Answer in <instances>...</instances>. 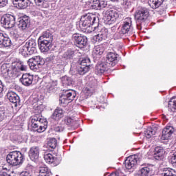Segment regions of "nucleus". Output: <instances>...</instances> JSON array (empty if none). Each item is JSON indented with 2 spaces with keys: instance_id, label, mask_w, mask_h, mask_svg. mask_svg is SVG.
Listing matches in <instances>:
<instances>
[{
  "instance_id": "1",
  "label": "nucleus",
  "mask_w": 176,
  "mask_h": 176,
  "mask_svg": "<svg viewBox=\"0 0 176 176\" xmlns=\"http://www.w3.org/2000/svg\"><path fill=\"white\" fill-rule=\"evenodd\" d=\"M31 126L37 133H43L47 129V121L42 118L41 114H36L30 118Z\"/></svg>"
},
{
  "instance_id": "2",
  "label": "nucleus",
  "mask_w": 176,
  "mask_h": 176,
  "mask_svg": "<svg viewBox=\"0 0 176 176\" xmlns=\"http://www.w3.org/2000/svg\"><path fill=\"white\" fill-rule=\"evenodd\" d=\"M6 160L8 164L11 166H19V164H23L24 155L20 151H12L7 155Z\"/></svg>"
},
{
  "instance_id": "3",
  "label": "nucleus",
  "mask_w": 176,
  "mask_h": 176,
  "mask_svg": "<svg viewBox=\"0 0 176 176\" xmlns=\"http://www.w3.org/2000/svg\"><path fill=\"white\" fill-rule=\"evenodd\" d=\"M97 19H98V17L93 14H87L81 17L80 27L82 30H87V28H90L91 25H94V24L98 23L97 22Z\"/></svg>"
},
{
  "instance_id": "4",
  "label": "nucleus",
  "mask_w": 176,
  "mask_h": 176,
  "mask_svg": "<svg viewBox=\"0 0 176 176\" xmlns=\"http://www.w3.org/2000/svg\"><path fill=\"white\" fill-rule=\"evenodd\" d=\"M1 75L6 78H17L20 72L14 67V65L11 67L8 68L6 65H3L1 67Z\"/></svg>"
},
{
  "instance_id": "5",
  "label": "nucleus",
  "mask_w": 176,
  "mask_h": 176,
  "mask_svg": "<svg viewBox=\"0 0 176 176\" xmlns=\"http://www.w3.org/2000/svg\"><path fill=\"white\" fill-rule=\"evenodd\" d=\"M28 63L30 69L38 71V69L41 68L45 64V60L41 56H36L30 58Z\"/></svg>"
},
{
  "instance_id": "6",
  "label": "nucleus",
  "mask_w": 176,
  "mask_h": 176,
  "mask_svg": "<svg viewBox=\"0 0 176 176\" xmlns=\"http://www.w3.org/2000/svg\"><path fill=\"white\" fill-rule=\"evenodd\" d=\"M72 41L74 42L77 47L83 49L87 45V37L79 33H75L72 35Z\"/></svg>"
},
{
  "instance_id": "7",
  "label": "nucleus",
  "mask_w": 176,
  "mask_h": 176,
  "mask_svg": "<svg viewBox=\"0 0 176 176\" xmlns=\"http://www.w3.org/2000/svg\"><path fill=\"white\" fill-rule=\"evenodd\" d=\"M1 23L4 28H13L16 24V17L10 14H5L1 19Z\"/></svg>"
},
{
  "instance_id": "8",
  "label": "nucleus",
  "mask_w": 176,
  "mask_h": 176,
  "mask_svg": "<svg viewBox=\"0 0 176 176\" xmlns=\"http://www.w3.org/2000/svg\"><path fill=\"white\" fill-rule=\"evenodd\" d=\"M76 97V92L72 89H67L63 92L60 97L59 101L61 104H67V101H74Z\"/></svg>"
},
{
  "instance_id": "9",
  "label": "nucleus",
  "mask_w": 176,
  "mask_h": 176,
  "mask_svg": "<svg viewBox=\"0 0 176 176\" xmlns=\"http://www.w3.org/2000/svg\"><path fill=\"white\" fill-rule=\"evenodd\" d=\"M149 17V10L146 8H142L135 14V19L138 23H144Z\"/></svg>"
},
{
  "instance_id": "10",
  "label": "nucleus",
  "mask_w": 176,
  "mask_h": 176,
  "mask_svg": "<svg viewBox=\"0 0 176 176\" xmlns=\"http://www.w3.org/2000/svg\"><path fill=\"white\" fill-rule=\"evenodd\" d=\"M104 19V21L109 24H112V23H115V21L119 19V12L115 9L109 10L105 12Z\"/></svg>"
},
{
  "instance_id": "11",
  "label": "nucleus",
  "mask_w": 176,
  "mask_h": 176,
  "mask_svg": "<svg viewBox=\"0 0 176 176\" xmlns=\"http://www.w3.org/2000/svg\"><path fill=\"white\" fill-rule=\"evenodd\" d=\"M90 69V58H84L78 67V72L80 75H85Z\"/></svg>"
},
{
  "instance_id": "12",
  "label": "nucleus",
  "mask_w": 176,
  "mask_h": 176,
  "mask_svg": "<svg viewBox=\"0 0 176 176\" xmlns=\"http://www.w3.org/2000/svg\"><path fill=\"white\" fill-rule=\"evenodd\" d=\"M138 162V155H133L127 157L124 161V166L127 170H134Z\"/></svg>"
},
{
  "instance_id": "13",
  "label": "nucleus",
  "mask_w": 176,
  "mask_h": 176,
  "mask_svg": "<svg viewBox=\"0 0 176 176\" xmlns=\"http://www.w3.org/2000/svg\"><path fill=\"white\" fill-rule=\"evenodd\" d=\"M108 38V29L102 28L97 35H95L92 38L94 43H97L105 41Z\"/></svg>"
},
{
  "instance_id": "14",
  "label": "nucleus",
  "mask_w": 176,
  "mask_h": 176,
  "mask_svg": "<svg viewBox=\"0 0 176 176\" xmlns=\"http://www.w3.org/2000/svg\"><path fill=\"white\" fill-rule=\"evenodd\" d=\"M131 30H133V21L131 18H126L122 24L121 33L129 34Z\"/></svg>"
},
{
  "instance_id": "15",
  "label": "nucleus",
  "mask_w": 176,
  "mask_h": 176,
  "mask_svg": "<svg viewBox=\"0 0 176 176\" xmlns=\"http://www.w3.org/2000/svg\"><path fill=\"white\" fill-rule=\"evenodd\" d=\"M111 67L109 64H107L105 61L104 62H99L96 64L95 67V74L96 75H102L104 72L108 71V68Z\"/></svg>"
},
{
  "instance_id": "16",
  "label": "nucleus",
  "mask_w": 176,
  "mask_h": 176,
  "mask_svg": "<svg viewBox=\"0 0 176 176\" xmlns=\"http://www.w3.org/2000/svg\"><path fill=\"white\" fill-rule=\"evenodd\" d=\"M175 131V129L174 126L171 125H167L163 130H162V140H170L173 134H174Z\"/></svg>"
},
{
  "instance_id": "17",
  "label": "nucleus",
  "mask_w": 176,
  "mask_h": 176,
  "mask_svg": "<svg viewBox=\"0 0 176 176\" xmlns=\"http://www.w3.org/2000/svg\"><path fill=\"white\" fill-rule=\"evenodd\" d=\"M44 160L46 163L54 164V166H58L61 163V160L57 157V155H53L52 153H46L44 155Z\"/></svg>"
},
{
  "instance_id": "18",
  "label": "nucleus",
  "mask_w": 176,
  "mask_h": 176,
  "mask_svg": "<svg viewBox=\"0 0 176 176\" xmlns=\"http://www.w3.org/2000/svg\"><path fill=\"white\" fill-rule=\"evenodd\" d=\"M7 98L9 100L10 102L14 104V107H17L20 106V97L13 91H8L7 93Z\"/></svg>"
},
{
  "instance_id": "19",
  "label": "nucleus",
  "mask_w": 176,
  "mask_h": 176,
  "mask_svg": "<svg viewBox=\"0 0 176 176\" xmlns=\"http://www.w3.org/2000/svg\"><path fill=\"white\" fill-rule=\"evenodd\" d=\"M118 54L115 52H109L104 62L109 64V67H115L118 64Z\"/></svg>"
},
{
  "instance_id": "20",
  "label": "nucleus",
  "mask_w": 176,
  "mask_h": 176,
  "mask_svg": "<svg viewBox=\"0 0 176 176\" xmlns=\"http://www.w3.org/2000/svg\"><path fill=\"white\" fill-rule=\"evenodd\" d=\"M30 17L27 15L23 16V17L20 18L19 23H18V28L19 30L24 31L30 27Z\"/></svg>"
},
{
  "instance_id": "21",
  "label": "nucleus",
  "mask_w": 176,
  "mask_h": 176,
  "mask_svg": "<svg viewBox=\"0 0 176 176\" xmlns=\"http://www.w3.org/2000/svg\"><path fill=\"white\" fill-rule=\"evenodd\" d=\"M104 52H105V45H99L96 46L92 54L94 60H98V58H100V56H102L104 54Z\"/></svg>"
},
{
  "instance_id": "22",
  "label": "nucleus",
  "mask_w": 176,
  "mask_h": 176,
  "mask_svg": "<svg viewBox=\"0 0 176 176\" xmlns=\"http://www.w3.org/2000/svg\"><path fill=\"white\" fill-rule=\"evenodd\" d=\"M29 157L32 162H36L39 159V147L34 146L30 148Z\"/></svg>"
},
{
  "instance_id": "23",
  "label": "nucleus",
  "mask_w": 176,
  "mask_h": 176,
  "mask_svg": "<svg viewBox=\"0 0 176 176\" xmlns=\"http://www.w3.org/2000/svg\"><path fill=\"white\" fill-rule=\"evenodd\" d=\"M38 45L42 53H47L52 49L53 43L38 40Z\"/></svg>"
},
{
  "instance_id": "24",
  "label": "nucleus",
  "mask_w": 176,
  "mask_h": 176,
  "mask_svg": "<svg viewBox=\"0 0 176 176\" xmlns=\"http://www.w3.org/2000/svg\"><path fill=\"white\" fill-rule=\"evenodd\" d=\"M20 80L23 86H30V85H32V82H34V76L25 74H23Z\"/></svg>"
},
{
  "instance_id": "25",
  "label": "nucleus",
  "mask_w": 176,
  "mask_h": 176,
  "mask_svg": "<svg viewBox=\"0 0 176 176\" xmlns=\"http://www.w3.org/2000/svg\"><path fill=\"white\" fill-rule=\"evenodd\" d=\"M38 40L53 43V34L49 30L43 32L42 35L38 38Z\"/></svg>"
},
{
  "instance_id": "26",
  "label": "nucleus",
  "mask_w": 176,
  "mask_h": 176,
  "mask_svg": "<svg viewBox=\"0 0 176 176\" xmlns=\"http://www.w3.org/2000/svg\"><path fill=\"white\" fill-rule=\"evenodd\" d=\"M12 3L19 9H25L30 5V0H12Z\"/></svg>"
},
{
  "instance_id": "27",
  "label": "nucleus",
  "mask_w": 176,
  "mask_h": 176,
  "mask_svg": "<svg viewBox=\"0 0 176 176\" xmlns=\"http://www.w3.org/2000/svg\"><path fill=\"white\" fill-rule=\"evenodd\" d=\"M25 45L29 50V53L35 54L36 53V42L34 40H30L25 43Z\"/></svg>"
},
{
  "instance_id": "28",
  "label": "nucleus",
  "mask_w": 176,
  "mask_h": 176,
  "mask_svg": "<svg viewBox=\"0 0 176 176\" xmlns=\"http://www.w3.org/2000/svg\"><path fill=\"white\" fill-rule=\"evenodd\" d=\"M160 176H176L175 170L170 168H164Z\"/></svg>"
},
{
  "instance_id": "29",
  "label": "nucleus",
  "mask_w": 176,
  "mask_h": 176,
  "mask_svg": "<svg viewBox=\"0 0 176 176\" xmlns=\"http://www.w3.org/2000/svg\"><path fill=\"white\" fill-rule=\"evenodd\" d=\"M63 115H64V111H63V109L57 107L54 111V113L52 115V118L54 120H60V119L63 118Z\"/></svg>"
},
{
  "instance_id": "30",
  "label": "nucleus",
  "mask_w": 176,
  "mask_h": 176,
  "mask_svg": "<svg viewBox=\"0 0 176 176\" xmlns=\"http://www.w3.org/2000/svg\"><path fill=\"white\" fill-rule=\"evenodd\" d=\"M151 173V168L149 166L142 165L140 169L138 172V176H148Z\"/></svg>"
},
{
  "instance_id": "31",
  "label": "nucleus",
  "mask_w": 176,
  "mask_h": 176,
  "mask_svg": "<svg viewBox=\"0 0 176 176\" xmlns=\"http://www.w3.org/2000/svg\"><path fill=\"white\" fill-rule=\"evenodd\" d=\"M163 2L164 0H148V3L152 9H157Z\"/></svg>"
},
{
  "instance_id": "32",
  "label": "nucleus",
  "mask_w": 176,
  "mask_h": 176,
  "mask_svg": "<svg viewBox=\"0 0 176 176\" xmlns=\"http://www.w3.org/2000/svg\"><path fill=\"white\" fill-rule=\"evenodd\" d=\"M38 176H50L52 175V172L50 169L47 166H41L38 170Z\"/></svg>"
},
{
  "instance_id": "33",
  "label": "nucleus",
  "mask_w": 176,
  "mask_h": 176,
  "mask_svg": "<svg viewBox=\"0 0 176 176\" xmlns=\"http://www.w3.org/2000/svg\"><path fill=\"white\" fill-rule=\"evenodd\" d=\"M100 0H89L87 2V5L89 6V9H95V10H99Z\"/></svg>"
},
{
  "instance_id": "34",
  "label": "nucleus",
  "mask_w": 176,
  "mask_h": 176,
  "mask_svg": "<svg viewBox=\"0 0 176 176\" xmlns=\"http://www.w3.org/2000/svg\"><path fill=\"white\" fill-rule=\"evenodd\" d=\"M75 57V50H67L63 54V58L65 60H72Z\"/></svg>"
},
{
  "instance_id": "35",
  "label": "nucleus",
  "mask_w": 176,
  "mask_h": 176,
  "mask_svg": "<svg viewBox=\"0 0 176 176\" xmlns=\"http://www.w3.org/2000/svg\"><path fill=\"white\" fill-rule=\"evenodd\" d=\"M19 54H21L22 56H23V57H28L29 56H32V54L30 53V50L25 45L20 47Z\"/></svg>"
},
{
  "instance_id": "36",
  "label": "nucleus",
  "mask_w": 176,
  "mask_h": 176,
  "mask_svg": "<svg viewBox=\"0 0 176 176\" xmlns=\"http://www.w3.org/2000/svg\"><path fill=\"white\" fill-rule=\"evenodd\" d=\"M168 111L175 112L176 111V98H172L168 104Z\"/></svg>"
},
{
  "instance_id": "37",
  "label": "nucleus",
  "mask_w": 176,
  "mask_h": 176,
  "mask_svg": "<svg viewBox=\"0 0 176 176\" xmlns=\"http://www.w3.org/2000/svg\"><path fill=\"white\" fill-rule=\"evenodd\" d=\"M14 67L20 72V71H27V65H24L23 61H18L15 63Z\"/></svg>"
},
{
  "instance_id": "38",
  "label": "nucleus",
  "mask_w": 176,
  "mask_h": 176,
  "mask_svg": "<svg viewBox=\"0 0 176 176\" xmlns=\"http://www.w3.org/2000/svg\"><path fill=\"white\" fill-rule=\"evenodd\" d=\"M47 91L48 93H54L57 90V82H52L47 85Z\"/></svg>"
},
{
  "instance_id": "39",
  "label": "nucleus",
  "mask_w": 176,
  "mask_h": 176,
  "mask_svg": "<svg viewBox=\"0 0 176 176\" xmlns=\"http://www.w3.org/2000/svg\"><path fill=\"white\" fill-rule=\"evenodd\" d=\"M12 45V41L9 37L5 36L3 34V38L1 41V47H9Z\"/></svg>"
},
{
  "instance_id": "40",
  "label": "nucleus",
  "mask_w": 176,
  "mask_h": 176,
  "mask_svg": "<svg viewBox=\"0 0 176 176\" xmlns=\"http://www.w3.org/2000/svg\"><path fill=\"white\" fill-rule=\"evenodd\" d=\"M34 2L37 6H41L44 8H49V2H47V0H34Z\"/></svg>"
},
{
  "instance_id": "41",
  "label": "nucleus",
  "mask_w": 176,
  "mask_h": 176,
  "mask_svg": "<svg viewBox=\"0 0 176 176\" xmlns=\"http://www.w3.org/2000/svg\"><path fill=\"white\" fill-rule=\"evenodd\" d=\"M48 148H51V149H55L57 146V140L54 138L50 139L47 142Z\"/></svg>"
},
{
  "instance_id": "42",
  "label": "nucleus",
  "mask_w": 176,
  "mask_h": 176,
  "mask_svg": "<svg viewBox=\"0 0 176 176\" xmlns=\"http://www.w3.org/2000/svg\"><path fill=\"white\" fill-rule=\"evenodd\" d=\"M62 83L63 86H71V85H72V78L65 76L62 78Z\"/></svg>"
},
{
  "instance_id": "43",
  "label": "nucleus",
  "mask_w": 176,
  "mask_h": 176,
  "mask_svg": "<svg viewBox=\"0 0 176 176\" xmlns=\"http://www.w3.org/2000/svg\"><path fill=\"white\" fill-rule=\"evenodd\" d=\"M64 122L67 126H74V123H75V120L71 117H65L64 119Z\"/></svg>"
},
{
  "instance_id": "44",
  "label": "nucleus",
  "mask_w": 176,
  "mask_h": 176,
  "mask_svg": "<svg viewBox=\"0 0 176 176\" xmlns=\"http://www.w3.org/2000/svg\"><path fill=\"white\" fill-rule=\"evenodd\" d=\"M144 134L146 138H151V137L154 134L153 131H152V128H148Z\"/></svg>"
},
{
  "instance_id": "45",
  "label": "nucleus",
  "mask_w": 176,
  "mask_h": 176,
  "mask_svg": "<svg viewBox=\"0 0 176 176\" xmlns=\"http://www.w3.org/2000/svg\"><path fill=\"white\" fill-rule=\"evenodd\" d=\"M107 5H108V3L104 0H99V10L107 8Z\"/></svg>"
},
{
  "instance_id": "46",
  "label": "nucleus",
  "mask_w": 176,
  "mask_h": 176,
  "mask_svg": "<svg viewBox=\"0 0 176 176\" xmlns=\"http://www.w3.org/2000/svg\"><path fill=\"white\" fill-rule=\"evenodd\" d=\"M54 130L56 133H61L62 131H64V127L60 124L56 125L54 127Z\"/></svg>"
},
{
  "instance_id": "47",
  "label": "nucleus",
  "mask_w": 176,
  "mask_h": 176,
  "mask_svg": "<svg viewBox=\"0 0 176 176\" xmlns=\"http://www.w3.org/2000/svg\"><path fill=\"white\" fill-rule=\"evenodd\" d=\"M124 34H125L122 33V30H120L119 32H116L114 34V39H120Z\"/></svg>"
},
{
  "instance_id": "48",
  "label": "nucleus",
  "mask_w": 176,
  "mask_h": 176,
  "mask_svg": "<svg viewBox=\"0 0 176 176\" xmlns=\"http://www.w3.org/2000/svg\"><path fill=\"white\" fill-rule=\"evenodd\" d=\"M164 153H157L154 154L155 159L156 160H162L163 159V155Z\"/></svg>"
},
{
  "instance_id": "49",
  "label": "nucleus",
  "mask_w": 176,
  "mask_h": 176,
  "mask_svg": "<svg viewBox=\"0 0 176 176\" xmlns=\"http://www.w3.org/2000/svg\"><path fill=\"white\" fill-rule=\"evenodd\" d=\"M156 153H164V150H163V147H156L155 148L154 154Z\"/></svg>"
},
{
  "instance_id": "50",
  "label": "nucleus",
  "mask_w": 176,
  "mask_h": 176,
  "mask_svg": "<svg viewBox=\"0 0 176 176\" xmlns=\"http://www.w3.org/2000/svg\"><path fill=\"white\" fill-rule=\"evenodd\" d=\"M8 5V0H0V8H4Z\"/></svg>"
},
{
  "instance_id": "51",
  "label": "nucleus",
  "mask_w": 176,
  "mask_h": 176,
  "mask_svg": "<svg viewBox=\"0 0 176 176\" xmlns=\"http://www.w3.org/2000/svg\"><path fill=\"white\" fill-rule=\"evenodd\" d=\"M170 160L172 164H176V151L173 153V155L172 156Z\"/></svg>"
},
{
  "instance_id": "52",
  "label": "nucleus",
  "mask_w": 176,
  "mask_h": 176,
  "mask_svg": "<svg viewBox=\"0 0 176 176\" xmlns=\"http://www.w3.org/2000/svg\"><path fill=\"white\" fill-rule=\"evenodd\" d=\"M25 168L28 170V172L30 173V171H32V170H34V166H32L30 164H28Z\"/></svg>"
},
{
  "instance_id": "53",
  "label": "nucleus",
  "mask_w": 176,
  "mask_h": 176,
  "mask_svg": "<svg viewBox=\"0 0 176 176\" xmlns=\"http://www.w3.org/2000/svg\"><path fill=\"white\" fill-rule=\"evenodd\" d=\"M6 118V114L5 113V111H0V120H3Z\"/></svg>"
},
{
  "instance_id": "54",
  "label": "nucleus",
  "mask_w": 176,
  "mask_h": 176,
  "mask_svg": "<svg viewBox=\"0 0 176 176\" xmlns=\"http://www.w3.org/2000/svg\"><path fill=\"white\" fill-rule=\"evenodd\" d=\"M122 3L125 6H130V5H131V0H123Z\"/></svg>"
},
{
  "instance_id": "55",
  "label": "nucleus",
  "mask_w": 176,
  "mask_h": 176,
  "mask_svg": "<svg viewBox=\"0 0 176 176\" xmlns=\"http://www.w3.org/2000/svg\"><path fill=\"white\" fill-rule=\"evenodd\" d=\"M19 176H32L31 173L28 171H24L19 174Z\"/></svg>"
},
{
  "instance_id": "56",
  "label": "nucleus",
  "mask_w": 176,
  "mask_h": 176,
  "mask_svg": "<svg viewBox=\"0 0 176 176\" xmlns=\"http://www.w3.org/2000/svg\"><path fill=\"white\" fill-rule=\"evenodd\" d=\"M1 168L4 171H9V165L8 164H4L2 166H1Z\"/></svg>"
},
{
  "instance_id": "57",
  "label": "nucleus",
  "mask_w": 176,
  "mask_h": 176,
  "mask_svg": "<svg viewBox=\"0 0 176 176\" xmlns=\"http://www.w3.org/2000/svg\"><path fill=\"white\" fill-rule=\"evenodd\" d=\"M116 30H117L116 26H113L111 28L110 31H111V32H112L113 34V33L116 32Z\"/></svg>"
},
{
  "instance_id": "58",
  "label": "nucleus",
  "mask_w": 176,
  "mask_h": 176,
  "mask_svg": "<svg viewBox=\"0 0 176 176\" xmlns=\"http://www.w3.org/2000/svg\"><path fill=\"white\" fill-rule=\"evenodd\" d=\"M3 38V34L0 33V47H2V39Z\"/></svg>"
},
{
  "instance_id": "59",
  "label": "nucleus",
  "mask_w": 176,
  "mask_h": 176,
  "mask_svg": "<svg viewBox=\"0 0 176 176\" xmlns=\"http://www.w3.org/2000/svg\"><path fill=\"white\" fill-rule=\"evenodd\" d=\"M3 91V84L2 81L0 80V94Z\"/></svg>"
},
{
  "instance_id": "60",
  "label": "nucleus",
  "mask_w": 176,
  "mask_h": 176,
  "mask_svg": "<svg viewBox=\"0 0 176 176\" xmlns=\"http://www.w3.org/2000/svg\"><path fill=\"white\" fill-rule=\"evenodd\" d=\"M87 91H89V93H94V89L93 87H91V89H89L88 87L86 88Z\"/></svg>"
},
{
  "instance_id": "61",
  "label": "nucleus",
  "mask_w": 176,
  "mask_h": 176,
  "mask_svg": "<svg viewBox=\"0 0 176 176\" xmlns=\"http://www.w3.org/2000/svg\"><path fill=\"white\" fill-rule=\"evenodd\" d=\"M0 176H10V175L7 174L6 172H1L0 173Z\"/></svg>"
},
{
  "instance_id": "62",
  "label": "nucleus",
  "mask_w": 176,
  "mask_h": 176,
  "mask_svg": "<svg viewBox=\"0 0 176 176\" xmlns=\"http://www.w3.org/2000/svg\"><path fill=\"white\" fill-rule=\"evenodd\" d=\"M97 30H98V27L94 26V31H97Z\"/></svg>"
},
{
  "instance_id": "63",
  "label": "nucleus",
  "mask_w": 176,
  "mask_h": 176,
  "mask_svg": "<svg viewBox=\"0 0 176 176\" xmlns=\"http://www.w3.org/2000/svg\"><path fill=\"white\" fill-rule=\"evenodd\" d=\"M111 2H119L120 0H111Z\"/></svg>"
},
{
  "instance_id": "64",
  "label": "nucleus",
  "mask_w": 176,
  "mask_h": 176,
  "mask_svg": "<svg viewBox=\"0 0 176 176\" xmlns=\"http://www.w3.org/2000/svg\"><path fill=\"white\" fill-rule=\"evenodd\" d=\"M138 30H141V26H138V25H137Z\"/></svg>"
}]
</instances>
